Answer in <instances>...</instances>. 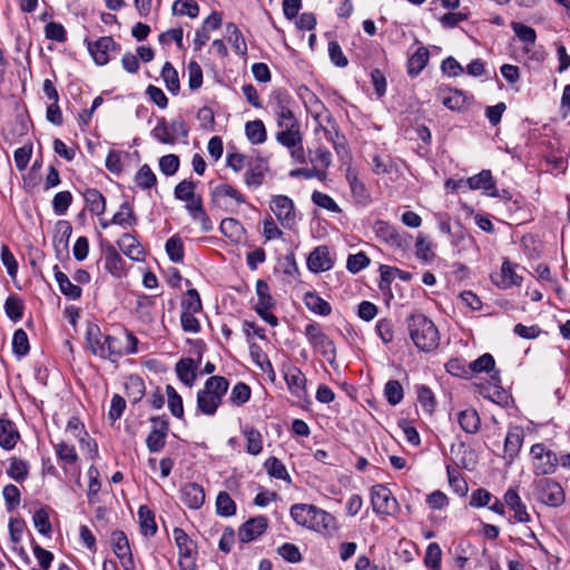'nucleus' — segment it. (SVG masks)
<instances>
[{"label":"nucleus","mask_w":570,"mask_h":570,"mask_svg":"<svg viewBox=\"0 0 570 570\" xmlns=\"http://www.w3.org/2000/svg\"><path fill=\"white\" fill-rule=\"evenodd\" d=\"M289 514L294 522L316 532L337 530V520L327 511L313 504L296 503L291 507Z\"/></svg>","instance_id":"f257e3e1"},{"label":"nucleus","mask_w":570,"mask_h":570,"mask_svg":"<svg viewBox=\"0 0 570 570\" xmlns=\"http://www.w3.org/2000/svg\"><path fill=\"white\" fill-rule=\"evenodd\" d=\"M406 327L413 344L421 352H432L440 344V333L432 320L422 313L411 314Z\"/></svg>","instance_id":"f03ea898"},{"label":"nucleus","mask_w":570,"mask_h":570,"mask_svg":"<svg viewBox=\"0 0 570 570\" xmlns=\"http://www.w3.org/2000/svg\"><path fill=\"white\" fill-rule=\"evenodd\" d=\"M229 382L226 377L214 375L206 380L203 389L197 392V411L214 416L227 393Z\"/></svg>","instance_id":"7ed1b4c3"},{"label":"nucleus","mask_w":570,"mask_h":570,"mask_svg":"<svg viewBox=\"0 0 570 570\" xmlns=\"http://www.w3.org/2000/svg\"><path fill=\"white\" fill-rule=\"evenodd\" d=\"M86 343L90 352L105 360L117 362L124 356V348L120 341L111 335H102L100 327L89 324L86 331Z\"/></svg>","instance_id":"20e7f679"},{"label":"nucleus","mask_w":570,"mask_h":570,"mask_svg":"<svg viewBox=\"0 0 570 570\" xmlns=\"http://www.w3.org/2000/svg\"><path fill=\"white\" fill-rule=\"evenodd\" d=\"M277 128V142L289 150L294 161L298 164H305L306 157L303 147V135L301 131V125L298 120L283 126H278Z\"/></svg>","instance_id":"39448f33"},{"label":"nucleus","mask_w":570,"mask_h":570,"mask_svg":"<svg viewBox=\"0 0 570 570\" xmlns=\"http://www.w3.org/2000/svg\"><path fill=\"white\" fill-rule=\"evenodd\" d=\"M188 132V127L181 117L175 118L170 122L165 117H160L150 134L161 144L175 145L179 138H187Z\"/></svg>","instance_id":"423d86ee"},{"label":"nucleus","mask_w":570,"mask_h":570,"mask_svg":"<svg viewBox=\"0 0 570 570\" xmlns=\"http://www.w3.org/2000/svg\"><path fill=\"white\" fill-rule=\"evenodd\" d=\"M269 208L282 227L286 229L295 228L298 212L292 198L286 195H274L271 198Z\"/></svg>","instance_id":"0eeeda50"},{"label":"nucleus","mask_w":570,"mask_h":570,"mask_svg":"<svg viewBox=\"0 0 570 570\" xmlns=\"http://www.w3.org/2000/svg\"><path fill=\"white\" fill-rule=\"evenodd\" d=\"M533 472L537 475H548L556 472L559 464L558 454L543 443H535L530 448Z\"/></svg>","instance_id":"6e6552de"},{"label":"nucleus","mask_w":570,"mask_h":570,"mask_svg":"<svg viewBox=\"0 0 570 570\" xmlns=\"http://www.w3.org/2000/svg\"><path fill=\"white\" fill-rule=\"evenodd\" d=\"M304 334L311 346L322 354L330 363L336 357V347L334 342L323 332L316 323H309L305 326Z\"/></svg>","instance_id":"1a4fd4ad"},{"label":"nucleus","mask_w":570,"mask_h":570,"mask_svg":"<svg viewBox=\"0 0 570 570\" xmlns=\"http://www.w3.org/2000/svg\"><path fill=\"white\" fill-rule=\"evenodd\" d=\"M371 504L377 515H395L400 505L391 490L383 484H375L370 490Z\"/></svg>","instance_id":"9d476101"},{"label":"nucleus","mask_w":570,"mask_h":570,"mask_svg":"<svg viewBox=\"0 0 570 570\" xmlns=\"http://www.w3.org/2000/svg\"><path fill=\"white\" fill-rule=\"evenodd\" d=\"M268 104L275 115L277 127L297 121L292 110L293 99L286 90H274Z\"/></svg>","instance_id":"9b49d317"},{"label":"nucleus","mask_w":570,"mask_h":570,"mask_svg":"<svg viewBox=\"0 0 570 570\" xmlns=\"http://www.w3.org/2000/svg\"><path fill=\"white\" fill-rule=\"evenodd\" d=\"M174 539L179 552L178 563L181 570H195L197 544L180 528L174 529Z\"/></svg>","instance_id":"f8f14e48"},{"label":"nucleus","mask_w":570,"mask_h":570,"mask_svg":"<svg viewBox=\"0 0 570 570\" xmlns=\"http://www.w3.org/2000/svg\"><path fill=\"white\" fill-rule=\"evenodd\" d=\"M87 49L98 66H105L110 61L111 53L119 52L120 45L112 37L104 36L95 41H87Z\"/></svg>","instance_id":"ddd939ff"},{"label":"nucleus","mask_w":570,"mask_h":570,"mask_svg":"<svg viewBox=\"0 0 570 570\" xmlns=\"http://www.w3.org/2000/svg\"><path fill=\"white\" fill-rule=\"evenodd\" d=\"M298 96L302 99L307 112L314 118L325 134H331L330 130L323 127V120L328 119L330 115L322 102V100L306 86L298 88Z\"/></svg>","instance_id":"4468645a"},{"label":"nucleus","mask_w":570,"mask_h":570,"mask_svg":"<svg viewBox=\"0 0 570 570\" xmlns=\"http://www.w3.org/2000/svg\"><path fill=\"white\" fill-rule=\"evenodd\" d=\"M537 494L541 502L549 507H560L566 494L563 488L553 479H542L537 484Z\"/></svg>","instance_id":"2eb2a0df"},{"label":"nucleus","mask_w":570,"mask_h":570,"mask_svg":"<svg viewBox=\"0 0 570 570\" xmlns=\"http://www.w3.org/2000/svg\"><path fill=\"white\" fill-rule=\"evenodd\" d=\"M282 373L291 394L298 400L305 399L307 396V380L302 370L292 364H284Z\"/></svg>","instance_id":"dca6fc26"},{"label":"nucleus","mask_w":570,"mask_h":570,"mask_svg":"<svg viewBox=\"0 0 570 570\" xmlns=\"http://www.w3.org/2000/svg\"><path fill=\"white\" fill-rule=\"evenodd\" d=\"M65 435L78 440L82 450H87L91 458L98 454L96 442H94L85 429L83 423L76 416L68 420Z\"/></svg>","instance_id":"f3484780"},{"label":"nucleus","mask_w":570,"mask_h":570,"mask_svg":"<svg viewBox=\"0 0 570 570\" xmlns=\"http://www.w3.org/2000/svg\"><path fill=\"white\" fill-rule=\"evenodd\" d=\"M375 235L391 247L405 250L409 242L394 226L384 220H376L373 225Z\"/></svg>","instance_id":"a211bd4d"},{"label":"nucleus","mask_w":570,"mask_h":570,"mask_svg":"<svg viewBox=\"0 0 570 570\" xmlns=\"http://www.w3.org/2000/svg\"><path fill=\"white\" fill-rule=\"evenodd\" d=\"M153 430L146 439L147 448L150 452H160L165 444L168 432V420L164 416L151 417Z\"/></svg>","instance_id":"6ab92c4d"},{"label":"nucleus","mask_w":570,"mask_h":570,"mask_svg":"<svg viewBox=\"0 0 570 570\" xmlns=\"http://www.w3.org/2000/svg\"><path fill=\"white\" fill-rule=\"evenodd\" d=\"M522 200L520 196L513 198L509 191H501V204H503L508 210L507 220H504V223L508 225H521L527 222V212L522 206Z\"/></svg>","instance_id":"aec40b11"},{"label":"nucleus","mask_w":570,"mask_h":570,"mask_svg":"<svg viewBox=\"0 0 570 570\" xmlns=\"http://www.w3.org/2000/svg\"><path fill=\"white\" fill-rule=\"evenodd\" d=\"M267 527L268 520L266 517L258 515L250 518L238 528V540L242 543L252 542L262 537L266 532Z\"/></svg>","instance_id":"412c9836"},{"label":"nucleus","mask_w":570,"mask_h":570,"mask_svg":"<svg viewBox=\"0 0 570 570\" xmlns=\"http://www.w3.org/2000/svg\"><path fill=\"white\" fill-rule=\"evenodd\" d=\"M307 268L314 274L327 272L334 266V257L327 246L315 247L307 257Z\"/></svg>","instance_id":"4be33fe9"},{"label":"nucleus","mask_w":570,"mask_h":570,"mask_svg":"<svg viewBox=\"0 0 570 570\" xmlns=\"http://www.w3.org/2000/svg\"><path fill=\"white\" fill-rule=\"evenodd\" d=\"M268 170L267 163L262 158H253L246 167L244 184L248 189L256 190L265 180Z\"/></svg>","instance_id":"5701e85b"},{"label":"nucleus","mask_w":570,"mask_h":570,"mask_svg":"<svg viewBox=\"0 0 570 570\" xmlns=\"http://www.w3.org/2000/svg\"><path fill=\"white\" fill-rule=\"evenodd\" d=\"M504 502L511 519H513L517 522H527L530 520L527 507L519 494L518 487L510 488L505 492Z\"/></svg>","instance_id":"b1692460"},{"label":"nucleus","mask_w":570,"mask_h":570,"mask_svg":"<svg viewBox=\"0 0 570 570\" xmlns=\"http://www.w3.org/2000/svg\"><path fill=\"white\" fill-rule=\"evenodd\" d=\"M105 268L116 278H121L127 274L126 262L117 252L116 247L107 243L102 246Z\"/></svg>","instance_id":"393cba45"},{"label":"nucleus","mask_w":570,"mask_h":570,"mask_svg":"<svg viewBox=\"0 0 570 570\" xmlns=\"http://www.w3.org/2000/svg\"><path fill=\"white\" fill-rule=\"evenodd\" d=\"M459 186H466L470 190L481 189L489 195H494L495 191V180L491 171L485 169L468 179H461Z\"/></svg>","instance_id":"a878e982"},{"label":"nucleus","mask_w":570,"mask_h":570,"mask_svg":"<svg viewBox=\"0 0 570 570\" xmlns=\"http://www.w3.org/2000/svg\"><path fill=\"white\" fill-rule=\"evenodd\" d=\"M117 245L122 254L131 261L141 262L145 259V249L134 234L126 233L121 235V237L117 240Z\"/></svg>","instance_id":"bb28decb"},{"label":"nucleus","mask_w":570,"mask_h":570,"mask_svg":"<svg viewBox=\"0 0 570 570\" xmlns=\"http://www.w3.org/2000/svg\"><path fill=\"white\" fill-rule=\"evenodd\" d=\"M180 500L189 509L197 510L205 502V491L202 485L190 482L181 487Z\"/></svg>","instance_id":"cd10ccee"},{"label":"nucleus","mask_w":570,"mask_h":570,"mask_svg":"<svg viewBox=\"0 0 570 570\" xmlns=\"http://www.w3.org/2000/svg\"><path fill=\"white\" fill-rule=\"evenodd\" d=\"M524 440V432L521 426L509 429L504 440V453L508 463H511L518 456Z\"/></svg>","instance_id":"c85d7f7f"},{"label":"nucleus","mask_w":570,"mask_h":570,"mask_svg":"<svg viewBox=\"0 0 570 570\" xmlns=\"http://www.w3.org/2000/svg\"><path fill=\"white\" fill-rule=\"evenodd\" d=\"M53 449L57 459L65 471L78 462L77 451L75 446L69 443L68 439L59 440L57 443H53Z\"/></svg>","instance_id":"c756f323"},{"label":"nucleus","mask_w":570,"mask_h":570,"mask_svg":"<svg viewBox=\"0 0 570 570\" xmlns=\"http://www.w3.org/2000/svg\"><path fill=\"white\" fill-rule=\"evenodd\" d=\"M20 440V433L16 424L6 417H0V446L3 450H12Z\"/></svg>","instance_id":"7c9ffc66"},{"label":"nucleus","mask_w":570,"mask_h":570,"mask_svg":"<svg viewBox=\"0 0 570 570\" xmlns=\"http://www.w3.org/2000/svg\"><path fill=\"white\" fill-rule=\"evenodd\" d=\"M212 197L214 202L229 199L235 205H242L246 203V197L243 195V193L227 183L216 185L212 190Z\"/></svg>","instance_id":"2f4dec72"},{"label":"nucleus","mask_w":570,"mask_h":570,"mask_svg":"<svg viewBox=\"0 0 570 570\" xmlns=\"http://www.w3.org/2000/svg\"><path fill=\"white\" fill-rule=\"evenodd\" d=\"M519 269H522L518 264H512L509 261H504L501 265V289L509 287H520L523 277L519 274Z\"/></svg>","instance_id":"473e14b6"},{"label":"nucleus","mask_w":570,"mask_h":570,"mask_svg":"<svg viewBox=\"0 0 570 570\" xmlns=\"http://www.w3.org/2000/svg\"><path fill=\"white\" fill-rule=\"evenodd\" d=\"M86 208L96 216H100L106 212V198L96 188H86L82 193Z\"/></svg>","instance_id":"72a5a7b5"},{"label":"nucleus","mask_w":570,"mask_h":570,"mask_svg":"<svg viewBox=\"0 0 570 570\" xmlns=\"http://www.w3.org/2000/svg\"><path fill=\"white\" fill-rule=\"evenodd\" d=\"M53 272L55 279L59 286L60 292L69 299H79L82 294L80 286L73 284L69 277L59 269L57 265L53 267Z\"/></svg>","instance_id":"f704fd0d"},{"label":"nucleus","mask_w":570,"mask_h":570,"mask_svg":"<svg viewBox=\"0 0 570 570\" xmlns=\"http://www.w3.org/2000/svg\"><path fill=\"white\" fill-rule=\"evenodd\" d=\"M439 98L450 110H461L466 102V98L462 91L451 88H440Z\"/></svg>","instance_id":"c9c22d12"},{"label":"nucleus","mask_w":570,"mask_h":570,"mask_svg":"<svg viewBox=\"0 0 570 570\" xmlns=\"http://www.w3.org/2000/svg\"><path fill=\"white\" fill-rule=\"evenodd\" d=\"M138 218L134 212V207L130 203L125 202L120 205L118 212H116L111 218L112 225L128 228L137 225Z\"/></svg>","instance_id":"e433bc0d"},{"label":"nucleus","mask_w":570,"mask_h":570,"mask_svg":"<svg viewBox=\"0 0 570 570\" xmlns=\"http://www.w3.org/2000/svg\"><path fill=\"white\" fill-rule=\"evenodd\" d=\"M196 370L197 363L190 357L181 358L176 364V373L178 379L188 387L194 385L196 380Z\"/></svg>","instance_id":"4c0bfd02"},{"label":"nucleus","mask_w":570,"mask_h":570,"mask_svg":"<svg viewBox=\"0 0 570 570\" xmlns=\"http://www.w3.org/2000/svg\"><path fill=\"white\" fill-rule=\"evenodd\" d=\"M242 434L246 440V452L250 455H258L263 451V435L254 426L246 425L242 429Z\"/></svg>","instance_id":"58836bf2"},{"label":"nucleus","mask_w":570,"mask_h":570,"mask_svg":"<svg viewBox=\"0 0 570 570\" xmlns=\"http://www.w3.org/2000/svg\"><path fill=\"white\" fill-rule=\"evenodd\" d=\"M491 379V382L479 380L473 385L483 399L489 400L493 404H499V380L495 375H492Z\"/></svg>","instance_id":"ea45409f"},{"label":"nucleus","mask_w":570,"mask_h":570,"mask_svg":"<svg viewBox=\"0 0 570 570\" xmlns=\"http://www.w3.org/2000/svg\"><path fill=\"white\" fill-rule=\"evenodd\" d=\"M111 544L115 554L120 559H127V563H131V551L127 535L122 531H114L111 533Z\"/></svg>","instance_id":"a19ab883"},{"label":"nucleus","mask_w":570,"mask_h":570,"mask_svg":"<svg viewBox=\"0 0 570 570\" xmlns=\"http://www.w3.org/2000/svg\"><path fill=\"white\" fill-rule=\"evenodd\" d=\"M430 52L428 48L421 46L415 52L407 59V73L411 77L417 76L426 66L429 61Z\"/></svg>","instance_id":"79ce46f5"},{"label":"nucleus","mask_w":570,"mask_h":570,"mask_svg":"<svg viewBox=\"0 0 570 570\" xmlns=\"http://www.w3.org/2000/svg\"><path fill=\"white\" fill-rule=\"evenodd\" d=\"M245 135L253 145L264 144L267 139V131L261 119L247 121L245 125Z\"/></svg>","instance_id":"37998d69"},{"label":"nucleus","mask_w":570,"mask_h":570,"mask_svg":"<svg viewBox=\"0 0 570 570\" xmlns=\"http://www.w3.org/2000/svg\"><path fill=\"white\" fill-rule=\"evenodd\" d=\"M256 294L257 303L254 306L255 312L272 309L275 306V301L269 293V286L264 279L256 282Z\"/></svg>","instance_id":"c03bdc74"},{"label":"nucleus","mask_w":570,"mask_h":570,"mask_svg":"<svg viewBox=\"0 0 570 570\" xmlns=\"http://www.w3.org/2000/svg\"><path fill=\"white\" fill-rule=\"evenodd\" d=\"M140 531L145 537H153L157 532V524L153 511L147 505L138 509Z\"/></svg>","instance_id":"a18cd8bd"},{"label":"nucleus","mask_w":570,"mask_h":570,"mask_svg":"<svg viewBox=\"0 0 570 570\" xmlns=\"http://www.w3.org/2000/svg\"><path fill=\"white\" fill-rule=\"evenodd\" d=\"M304 302L306 307L318 315L327 316L332 312V307L328 302L323 299L318 294L316 293H306L304 297Z\"/></svg>","instance_id":"49530a36"},{"label":"nucleus","mask_w":570,"mask_h":570,"mask_svg":"<svg viewBox=\"0 0 570 570\" xmlns=\"http://www.w3.org/2000/svg\"><path fill=\"white\" fill-rule=\"evenodd\" d=\"M510 26L515 37L524 45L525 49H529V47L535 43L537 32L532 27L518 21H512Z\"/></svg>","instance_id":"de8ad7c7"},{"label":"nucleus","mask_w":570,"mask_h":570,"mask_svg":"<svg viewBox=\"0 0 570 570\" xmlns=\"http://www.w3.org/2000/svg\"><path fill=\"white\" fill-rule=\"evenodd\" d=\"M7 474L12 480L22 483L29 475V463L19 458H11Z\"/></svg>","instance_id":"09e8293b"},{"label":"nucleus","mask_w":570,"mask_h":570,"mask_svg":"<svg viewBox=\"0 0 570 570\" xmlns=\"http://www.w3.org/2000/svg\"><path fill=\"white\" fill-rule=\"evenodd\" d=\"M226 39L233 46L236 53H246L247 46L245 39L238 27L233 22L226 24Z\"/></svg>","instance_id":"8fccbe9b"},{"label":"nucleus","mask_w":570,"mask_h":570,"mask_svg":"<svg viewBox=\"0 0 570 570\" xmlns=\"http://www.w3.org/2000/svg\"><path fill=\"white\" fill-rule=\"evenodd\" d=\"M458 422L466 433H475L480 426V417L475 410L465 409L458 415Z\"/></svg>","instance_id":"3c124183"},{"label":"nucleus","mask_w":570,"mask_h":570,"mask_svg":"<svg viewBox=\"0 0 570 570\" xmlns=\"http://www.w3.org/2000/svg\"><path fill=\"white\" fill-rule=\"evenodd\" d=\"M264 468L271 476L291 483L292 480L285 464L277 458H268L264 463Z\"/></svg>","instance_id":"603ef678"},{"label":"nucleus","mask_w":570,"mask_h":570,"mask_svg":"<svg viewBox=\"0 0 570 570\" xmlns=\"http://www.w3.org/2000/svg\"><path fill=\"white\" fill-rule=\"evenodd\" d=\"M470 362L464 358H451L445 364V370L449 374L461 379H471Z\"/></svg>","instance_id":"864d4df0"},{"label":"nucleus","mask_w":570,"mask_h":570,"mask_svg":"<svg viewBox=\"0 0 570 570\" xmlns=\"http://www.w3.org/2000/svg\"><path fill=\"white\" fill-rule=\"evenodd\" d=\"M161 78L166 85L167 90L173 95H177L180 88L178 72L168 61L163 66Z\"/></svg>","instance_id":"5fc2aeb1"},{"label":"nucleus","mask_w":570,"mask_h":570,"mask_svg":"<svg viewBox=\"0 0 570 570\" xmlns=\"http://www.w3.org/2000/svg\"><path fill=\"white\" fill-rule=\"evenodd\" d=\"M87 473L89 478L87 498L90 504H95L99 501L98 493L101 489L100 473L95 465H90Z\"/></svg>","instance_id":"6e6d98bb"},{"label":"nucleus","mask_w":570,"mask_h":570,"mask_svg":"<svg viewBox=\"0 0 570 570\" xmlns=\"http://www.w3.org/2000/svg\"><path fill=\"white\" fill-rule=\"evenodd\" d=\"M415 256L424 263L432 261L435 256L432 243L423 234L416 237Z\"/></svg>","instance_id":"4d7b16f0"},{"label":"nucleus","mask_w":570,"mask_h":570,"mask_svg":"<svg viewBox=\"0 0 570 570\" xmlns=\"http://www.w3.org/2000/svg\"><path fill=\"white\" fill-rule=\"evenodd\" d=\"M171 11L175 16H187L194 19L199 14V6L195 0H176Z\"/></svg>","instance_id":"13d9d810"},{"label":"nucleus","mask_w":570,"mask_h":570,"mask_svg":"<svg viewBox=\"0 0 570 570\" xmlns=\"http://www.w3.org/2000/svg\"><path fill=\"white\" fill-rule=\"evenodd\" d=\"M167 404L170 413L177 417H184V404L181 396L177 393L174 386H166Z\"/></svg>","instance_id":"bf43d9fd"},{"label":"nucleus","mask_w":570,"mask_h":570,"mask_svg":"<svg viewBox=\"0 0 570 570\" xmlns=\"http://www.w3.org/2000/svg\"><path fill=\"white\" fill-rule=\"evenodd\" d=\"M470 366L471 377H473L474 375L493 371L495 367V360L491 354L484 353L475 361L470 362Z\"/></svg>","instance_id":"052dcab7"},{"label":"nucleus","mask_w":570,"mask_h":570,"mask_svg":"<svg viewBox=\"0 0 570 570\" xmlns=\"http://www.w3.org/2000/svg\"><path fill=\"white\" fill-rule=\"evenodd\" d=\"M23 302L17 295H10L4 302V312L7 316L13 321H20L23 316Z\"/></svg>","instance_id":"680f3d73"},{"label":"nucleus","mask_w":570,"mask_h":570,"mask_svg":"<svg viewBox=\"0 0 570 570\" xmlns=\"http://www.w3.org/2000/svg\"><path fill=\"white\" fill-rule=\"evenodd\" d=\"M135 181L139 188L146 190L156 186L157 177L149 167V165L145 164L137 171L135 176Z\"/></svg>","instance_id":"e2e57ef3"},{"label":"nucleus","mask_w":570,"mask_h":570,"mask_svg":"<svg viewBox=\"0 0 570 570\" xmlns=\"http://www.w3.org/2000/svg\"><path fill=\"white\" fill-rule=\"evenodd\" d=\"M29 338L24 330L18 328L12 337V352L18 357H23L29 353Z\"/></svg>","instance_id":"0e129e2a"},{"label":"nucleus","mask_w":570,"mask_h":570,"mask_svg":"<svg viewBox=\"0 0 570 570\" xmlns=\"http://www.w3.org/2000/svg\"><path fill=\"white\" fill-rule=\"evenodd\" d=\"M216 511L217 514L222 517H232L236 513V504L227 492L222 491L218 493L216 498Z\"/></svg>","instance_id":"69168bd1"},{"label":"nucleus","mask_w":570,"mask_h":570,"mask_svg":"<svg viewBox=\"0 0 570 570\" xmlns=\"http://www.w3.org/2000/svg\"><path fill=\"white\" fill-rule=\"evenodd\" d=\"M166 253L169 259L174 263H180L184 259L185 250L181 239L177 236H173L167 239L165 245Z\"/></svg>","instance_id":"338daca9"},{"label":"nucleus","mask_w":570,"mask_h":570,"mask_svg":"<svg viewBox=\"0 0 570 570\" xmlns=\"http://www.w3.org/2000/svg\"><path fill=\"white\" fill-rule=\"evenodd\" d=\"M137 306H138L139 318L141 320V322L147 323V324H151L153 322H155V316L151 313V309L155 306L154 297L146 296V295L139 297L138 302H137Z\"/></svg>","instance_id":"774afa93"}]
</instances>
